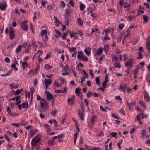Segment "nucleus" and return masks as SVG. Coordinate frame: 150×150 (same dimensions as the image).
<instances>
[{
    "mask_svg": "<svg viewBox=\"0 0 150 150\" xmlns=\"http://www.w3.org/2000/svg\"><path fill=\"white\" fill-rule=\"evenodd\" d=\"M40 140V138L36 136L32 140L31 144L32 147H35L37 146L38 143Z\"/></svg>",
    "mask_w": 150,
    "mask_h": 150,
    "instance_id": "obj_1",
    "label": "nucleus"
},
{
    "mask_svg": "<svg viewBox=\"0 0 150 150\" xmlns=\"http://www.w3.org/2000/svg\"><path fill=\"white\" fill-rule=\"evenodd\" d=\"M41 36L42 37L43 40L45 42L48 40V37L47 34V31L43 30L41 33Z\"/></svg>",
    "mask_w": 150,
    "mask_h": 150,
    "instance_id": "obj_2",
    "label": "nucleus"
},
{
    "mask_svg": "<svg viewBox=\"0 0 150 150\" xmlns=\"http://www.w3.org/2000/svg\"><path fill=\"white\" fill-rule=\"evenodd\" d=\"M7 6V3L4 1L0 2V9L3 11L6 8Z\"/></svg>",
    "mask_w": 150,
    "mask_h": 150,
    "instance_id": "obj_3",
    "label": "nucleus"
},
{
    "mask_svg": "<svg viewBox=\"0 0 150 150\" xmlns=\"http://www.w3.org/2000/svg\"><path fill=\"white\" fill-rule=\"evenodd\" d=\"M27 22V21H23L21 24V26L22 27V29L26 31L28 30V27Z\"/></svg>",
    "mask_w": 150,
    "mask_h": 150,
    "instance_id": "obj_4",
    "label": "nucleus"
},
{
    "mask_svg": "<svg viewBox=\"0 0 150 150\" xmlns=\"http://www.w3.org/2000/svg\"><path fill=\"white\" fill-rule=\"evenodd\" d=\"M146 47L148 52L150 54V37H148L147 39Z\"/></svg>",
    "mask_w": 150,
    "mask_h": 150,
    "instance_id": "obj_5",
    "label": "nucleus"
},
{
    "mask_svg": "<svg viewBox=\"0 0 150 150\" xmlns=\"http://www.w3.org/2000/svg\"><path fill=\"white\" fill-rule=\"evenodd\" d=\"M127 88V85L125 84L123 86H122L120 84L119 86V88H118V89L119 90L122 91L123 92H125L126 91Z\"/></svg>",
    "mask_w": 150,
    "mask_h": 150,
    "instance_id": "obj_6",
    "label": "nucleus"
},
{
    "mask_svg": "<svg viewBox=\"0 0 150 150\" xmlns=\"http://www.w3.org/2000/svg\"><path fill=\"white\" fill-rule=\"evenodd\" d=\"M10 38L11 40H12L14 37V32L13 30L11 28L9 31Z\"/></svg>",
    "mask_w": 150,
    "mask_h": 150,
    "instance_id": "obj_7",
    "label": "nucleus"
},
{
    "mask_svg": "<svg viewBox=\"0 0 150 150\" xmlns=\"http://www.w3.org/2000/svg\"><path fill=\"white\" fill-rule=\"evenodd\" d=\"M134 63V60L133 59H130L128 61H127L125 66L127 67L129 66L130 67L132 66Z\"/></svg>",
    "mask_w": 150,
    "mask_h": 150,
    "instance_id": "obj_8",
    "label": "nucleus"
},
{
    "mask_svg": "<svg viewBox=\"0 0 150 150\" xmlns=\"http://www.w3.org/2000/svg\"><path fill=\"white\" fill-rule=\"evenodd\" d=\"M84 51L87 55L89 56L91 54V49L90 47H88L84 49Z\"/></svg>",
    "mask_w": 150,
    "mask_h": 150,
    "instance_id": "obj_9",
    "label": "nucleus"
},
{
    "mask_svg": "<svg viewBox=\"0 0 150 150\" xmlns=\"http://www.w3.org/2000/svg\"><path fill=\"white\" fill-rule=\"evenodd\" d=\"M144 98L145 99V101L147 102H148L150 100V97L149 94L147 93L146 91L144 94Z\"/></svg>",
    "mask_w": 150,
    "mask_h": 150,
    "instance_id": "obj_10",
    "label": "nucleus"
},
{
    "mask_svg": "<svg viewBox=\"0 0 150 150\" xmlns=\"http://www.w3.org/2000/svg\"><path fill=\"white\" fill-rule=\"evenodd\" d=\"M48 92L47 97L48 100H50L52 99H54V97L52 96L51 93L48 91H46V92Z\"/></svg>",
    "mask_w": 150,
    "mask_h": 150,
    "instance_id": "obj_11",
    "label": "nucleus"
},
{
    "mask_svg": "<svg viewBox=\"0 0 150 150\" xmlns=\"http://www.w3.org/2000/svg\"><path fill=\"white\" fill-rule=\"evenodd\" d=\"M36 74L35 71L34 70H30L28 73V75L30 77H31L32 76Z\"/></svg>",
    "mask_w": 150,
    "mask_h": 150,
    "instance_id": "obj_12",
    "label": "nucleus"
},
{
    "mask_svg": "<svg viewBox=\"0 0 150 150\" xmlns=\"http://www.w3.org/2000/svg\"><path fill=\"white\" fill-rule=\"evenodd\" d=\"M109 45L108 44H105L104 46L103 50L105 53L107 52L109 49Z\"/></svg>",
    "mask_w": 150,
    "mask_h": 150,
    "instance_id": "obj_13",
    "label": "nucleus"
},
{
    "mask_svg": "<svg viewBox=\"0 0 150 150\" xmlns=\"http://www.w3.org/2000/svg\"><path fill=\"white\" fill-rule=\"evenodd\" d=\"M22 47L23 45H19L15 50L16 52V54H18L21 51Z\"/></svg>",
    "mask_w": 150,
    "mask_h": 150,
    "instance_id": "obj_14",
    "label": "nucleus"
},
{
    "mask_svg": "<svg viewBox=\"0 0 150 150\" xmlns=\"http://www.w3.org/2000/svg\"><path fill=\"white\" fill-rule=\"evenodd\" d=\"M75 98V96L74 95H73L71 98H70V97L69 98L68 100V102L70 103L71 102H72V104L71 105H73V99H74Z\"/></svg>",
    "mask_w": 150,
    "mask_h": 150,
    "instance_id": "obj_15",
    "label": "nucleus"
},
{
    "mask_svg": "<svg viewBox=\"0 0 150 150\" xmlns=\"http://www.w3.org/2000/svg\"><path fill=\"white\" fill-rule=\"evenodd\" d=\"M83 53L82 51L79 52L77 56L78 59L80 60L81 59V58H82V57H83Z\"/></svg>",
    "mask_w": 150,
    "mask_h": 150,
    "instance_id": "obj_16",
    "label": "nucleus"
},
{
    "mask_svg": "<svg viewBox=\"0 0 150 150\" xmlns=\"http://www.w3.org/2000/svg\"><path fill=\"white\" fill-rule=\"evenodd\" d=\"M78 113V115L80 117V118L82 119V120L83 121L84 120V113H82L81 112L80 110H79Z\"/></svg>",
    "mask_w": 150,
    "mask_h": 150,
    "instance_id": "obj_17",
    "label": "nucleus"
},
{
    "mask_svg": "<svg viewBox=\"0 0 150 150\" xmlns=\"http://www.w3.org/2000/svg\"><path fill=\"white\" fill-rule=\"evenodd\" d=\"M97 118V116L96 115L92 116L91 117V121L93 124H94L95 120Z\"/></svg>",
    "mask_w": 150,
    "mask_h": 150,
    "instance_id": "obj_18",
    "label": "nucleus"
},
{
    "mask_svg": "<svg viewBox=\"0 0 150 150\" xmlns=\"http://www.w3.org/2000/svg\"><path fill=\"white\" fill-rule=\"evenodd\" d=\"M72 13L70 9H67L66 10L65 14L67 16H69Z\"/></svg>",
    "mask_w": 150,
    "mask_h": 150,
    "instance_id": "obj_19",
    "label": "nucleus"
},
{
    "mask_svg": "<svg viewBox=\"0 0 150 150\" xmlns=\"http://www.w3.org/2000/svg\"><path fill=\"white\" fill-rule=\"evenodd\" d=\"M45 84H47L48 85H50L51 84L52 82V81L51 79H45Z\"/></svg>",
    "mask_w": 150,
    "mask_h": 150,
    "instance_id": "obj_20",
    "label": "nucleus"
},
{
    "mask_svg": "<svg viewBox=\"0 0 150 150\" xmlns=\"http://www.w3.org/2000/svg\"><path fill=\"white\" fill-rule=\"evenodd\" d=\"M103 52V48L100 47L98 49V50L96 52V54L99 55Z\"/></svg>",
    "mask_w": 150,
    "mask_h": 150,
    "instance_id": "obj_21",
    "label": "nucleus"
},
{
    "mask_svg": "<svg viewBox=\"0 0 150 150\" xmlns=\"http://www.w3.org/2000/svg\"><path fill=\"white\" fill-rule=\"evenodd\" d=\"M38 132V130L37 129H36L35 130H32L30 131V137H31L34 136L35 134H36Z\"/></svg>",
    "mask_w": 150,
    "mask_h": 150,
    "instance_id": "obj_22",
    "label": "nucleus"
},
{
    "mask_svg": "<svg viewBox=\"0 0 150 150\" xmlns=\"http://www.w3.org/2000/svg\"><path fill=\"white\" fill-rule=\"evenodd\" d=\"M26 105V102L22 103V105H19L18 106V109L19 110H21L22 109V106L23 108H25V105Z\"/></svg>",
    "mask_w": 150,
    "mask_h": 150,
    "instance_id": "obj_23",
    "label": "nucleus"
},
{
    "mask_svg": "<svg viewBox=\"0 0 150 150\" xmlns=\"http://www.w3.org/2000/svg\"><path fill=\"white\" fill-rule=\"evenodd\" d=\"M22 66L23 69H24L26 68V67L28 66V64L26 62H23L22 63Z\"/></svg>",
    "mask_w": 150,
    "mask_h": 150,
    "instance_id": "obj_24",
    "label": "nucleus"
},
{
    "mask_svg": "<svg viewBox=\"0 0 150 150\" xmlns=\"http://www.w3.org/2000/svg\"><path fill=\"white\" fill-rule=\"evenodd\" d=\"M47 143L48 145L50 146L54 145V142L52 140H49L48 141Z\"/></svg>",
    "mask_w": 150,
    "mask_h": 150,
    "instance_id": "obj_25",
    "label": "nucleus"
},
{
    "mask_svg": "<svg viewBox=\"0 0 150 150\" xmlns=\"http://www.w3.org/2000/svg\"><path fill=\"white\" fill-rule=\"evenodd\" d=\"M30 92L31 93V99L32 98L33 95L35 92V89L33 87H31L30 90Z\"/></svg>",
    "mask_w": 150,
    "mask_h": 150,
    "instance_id": "obj_26",
    "label": "nucleus"
},
{
    "mask_svg": "<svg viewBox=\"0 0 150 150\" xmlns=\"http://www.w3.org/2000/svg\"><path fill=\"white\" fill-rule=\"evenodd\" d=\"M138 57H137V59H141L143 58V56L140 52H139L138 53Z\"/></svg>",
    "mask_w": 150,
    "mask_h": 150,
    "instance_id": "obj_27",
    "label": "nucleus"
},
{
    "mask_svg": "<svg viewBox=\"0 0 150 150\" xmlns=\"http://www.w3.org/2000/svg\"><path fill=\"white\" fill-rule=\"evenodd\" d=\"M139 103L140 104V105L141 106H142L144 108H146V104L143 101H142L141 100H140Z\"/></svg>",
    "mask_w": 150,
    "mask_h": 150,
    "instance_id": "obj_28",
    "label": "nucleus"
},
{
    "mask_svg": "<svg viewBox=\"0 0 150 150\" xmlns=\"http://www.w3.org/2000/svg\"><path fill=\"white\" fill-rule=\"evenodd\" d=\"M139 69V66L137 65L136 68H135L134 72V74H137L138 72V69Z\"/></svg>",
    "mask_w": 150,
    "mask_h": 150,
    "instance_id": "obj_29",
    "label": "nucleus"
},
{
    "mask_svg": "<svg viewBox=\"0 0 150 150\" xmlns=\"http://www.w3.org/2000/svg\"><path fill=\"white\" fill-rule=\"evenodd\" d=\"M85 8V6L82 3L80 5V10L81 11H83Z\"/></svg>",
    "mask_w": 150,
    "mask_h": 150,
    "instance_id": "obj_30",
    "label": "nucleus"
},
{
    "mask_svg": "<svg viewBox=\"0 0 150 150\" xmlns=\"http://www.w3.org/2000/svg\"><path fill=\"white\" fill-rule=\"evenodd\" d=\"M52 66L48 64H46L44 66V68L46 69H48L52 68Z\"/></svg>",
    "mask_w": 150,
    "mask_h": 150,
    "instance_id": "obj_31",
    "label": "nucleus"
},
{
    "mask_svg": "<svg viewBox=\"0 0 150 150\" xmlns=\"http://www.w3.org/2000/svg\"><path fill=\"white\" fill-rule=\"evenodd\" d=\"M78 22L79 24L80 25H82L83 22L82 20H81L80 18H79L77 19Z\"/></svg>",
    "mask_w": 150,
    "mask_h": 150,
    "instance_id": "obj_32",
    "label": "nucleus"
},
{
    "mask_svg": "<svg viewBox=\"0 0 150 150\" xmlns=\"http://www.w3.org/2000/svg\"><path fill=\"white\" fill-rule=\"evenodd\" d=\"M143 19L144 20V21H145V22L146 23L148 21V18L147 17L146 15H143Z\"/></svg>",
    "mask_w": 150,
    "mask_h": 150,
    "instance_id": "obj_33",
    "label": "nucleus"
},
{
    "mask_svg": "<svg viewBox=\"0 0 150 150\" xmlns=\"http://www.w3.org/2000/svg\"><path fill=\"white\" fill-rule=\"evenodd\" d=\"M110 38L109 37V36L107 33L105 34V35L104 37V40H110Z\"/></svg>",
    "mask_w": 150,
    "mask_h": 150,
    "instance_id": "obj_34",
    "label": "nucleus"
},
{
    "mask_svg": "<svg viewBox=\"0 0 150 150\" xmlns=\"http://www.w3.org/2000/svg\"><path fill=\"white\" fill-rule=\"evenodd\" d=\"M79 60H83V61L87 62L88 60V59L87 58L85 55H83V57H82V58H81V59Z\"/></svg>",
    "mask_w": 150,
    "mask_h": 150,
    "instance_id": "obj_35",
    "label": "nucleus"
},
{
    "mask_svg": "<svg viewBox=\"0 0 150 150\" xmlns=\"http://www.w3.org/2000/svg\"><path fill=\"white\" fill-rule=\"evenodd\" d=\"M54 18L55 19V23H56V24L57 25H59V21L57 17L56 16H54Z\"/></svg>",
    "mask_w": 150,
    "mask_h": 150,
    "instance_id": "obj_36",
    "label": "nucleus"
},
{
    "mask_svg": "<svg viewBox=\"0 0 150 150\" xmlns=\"http://www.w3.org/2000/svg\"><path fill=\"white\" fill-rule=\"evenodd\" d=\"M130 6V5L129 3H125L124 4L123 7L124 8H126L129 7Z\"/></svg>",
    "mask_w": 150,
    "mask_h": 150,
    "instance_id": "obj_37",
    "label": "nucleus"
},
{
    "mask_svg": "<svg viewBox=\"0 0 150 150\" xmlns=\"http://www.w3.org/2000/svg\"><path fill=\"white\" fill-rule=\"evenodd\" d=\"M95 81L96 84H99V85L100 84V78L98 77H96L95 78Z\"/></svg>",
    "mask_w": 150,
    "mask_h": 150,
    "instance_id": "obj_38",
    "label": "nucleus"
},
{
    "mask_svg": "<svg viewBox=\"0 0 150 150\" xmlns=\"http://www.w3.org/2000/svg\"><path fill=\"white\" fill-rule=\"evenodd\" d=\"M81 89V88L80 87H78L76 88L75 90V92L76 94H78L80 93V90Z\"/></svg>",
    "mask_w": 150,
    "mask_h": 150,
    "instance_id": "obj_39",
    "label": "nucleus"
},
{
    "mask_svg": "<svg viewBox=\"0 0 150 150\" xmlns=\"http://www.w3.org/2000/svg\"><path fill=\"white\" fill-rule=\"evenodd\" d=\"M127 105L129 107V108L131 109V107H132V105H135V102H134L133 103H127Z\"/></svg>",
    "mask_w": 150,
    "mask_h": 150,
    "instance_id": "obj_40",
    "label": "nucleus"
},
{
    "mask_svg": "<svg viewBox=\"0 0 150 150\" xmlns=\"http://www.w3.org/2000/svg\"><path fill=\"white\" fill-rule=\"evenodd\" d=\"M82 102H81V103H82ZM81 108L82 113H84V112H85V108L84 106L83 105L82 103H81Z\"/></svg>",
    "mask_w": 150,
    "mask_h": 150,
    "instance_id": "obj_41",
    "label": "nucleus"
},
{
    "mask_svg": "<svg viewBox=\"0 0 150 150\" xmlns=\"http://www.w3.org/2000/svg\"><path fill=\"white\" fill-rule=\"evenodd\" d=\"M124 26V24L123 23L120 24L118 26V28L120 30L122 29Z\"/></svg>",
    "mask_w": 150,
    "mask_h": 150,
    "instance_id": "obj_42",
    "label": "nucleus"
},
{
    "mask_svg": "<svg viewBox=\"0 0 150 150\" xmlns=\"http://www.w3.org/2000/svg\"><path fill=\"white\" fill-rule=\"evenodd\" d=\"M44 126L45 128L47 129L48 131L49 130H50V127L48 124H44Z\"/></svg>",
    "mask_w": 150,
    "mask_h": 150,
    "instance_id": "obj_43",
    "label": "nucleus"
},
{
    "mask_svg": "<svg viewBox=\"0 0 150 150\" xmlns=\"http://www.w3.org/2000/svg\"><path fill=\"white\" fill-rule=\"evenodd\" d=\"M7 111L8 113H9L10 115H13V113L11 112V111L10 110V108L8 107L7 108Z\"/></svg>",
    "mask_w": 150,
    "mask_h": 150,
    "instance_id": "obj_44",
    "label": "nucleus"
},
{
    "mask_svg": "<svg viewBox=\"0 0 150 150\" xmlns=\"http://www.w3.org/2000/svg\"><path fill=\"white\" fill-rule=\"evenodd\" d=\"M114 65L115 66V67L117 68H120L121 67V66L120 64V63L118 62L114 64Z\"/></svg>",
    "mask_w": 150,
    "mask_h": 150,
    "instance_id": "obj_45",
    "label": "nucleus"
},
{
    "mask_svg": "<svg viewBox=\"0 0 150 150\" xmlns=\"http://www.w3.org/2000/svg\"><path fill=\"white\" fill-rule=\"evenodd\" d=\"M135 18V16H128L127 17H126V18L127 19V20L129 21H130L132 19L134 18Z\"/></svg>",
    "mask_w": 150,
    "mask_h": 150,
    "instance_id": "obj_46",
    "label": "nucleus"
},
{
    "mask_svg": "<svg viewBox=\"0 0 150 150\" xmlns=\"http://www.w3.org/2000/svg\"><path fill=\"white\" fill-rule=\"evenodd\" d=\"M68 49L70 51L73 52L76 49V48L75 47H73L71 48L68 47Z\"/></svg>",
    "mask_w": 150,
    "mask_h": 150,
    "instance_id": "obj_47",
    "label": "nucleus"
},
{
    "mask_svg": "<svg viewBox=\"0 0 150 150\" xmlns=\"http://www.w3.org/2000/svg\"><path fill=\"white\" fill-rule=\"evenodd\" d=\"M22 90V89L21 90L17 89L16 92H15V94L16 95L19 94L21 92V91Z\"/></svg>",
    "mask_w": 150,
    "mask_h": 150,
    "instance_id": "obj_48",
    "label": "nucleus"
},
{
    "mask_svg": "<svg viewBox=\"0 0 150 150\" xmlns=\"http://www.w3.org/2000/svg\"><path fill=\"white\" fill-rule=\"evenodd\" d=\"M146 133V131L145 130H143L142 132H141V134L142 136L144 138L145 136V133Z\"/></svg>",
    "mask_w": 150,
    "mask_h": 150,
    "instance_id": "obj_49",
    "label": "nucleus"
},
{
    "mask_svg": "<svg viewBox=\"0 0 150 150\" xmlns=\"http://www.w3.org/2000/svg\"><path fill=\"white\" fill-rule=\"evenodd\" d=\"M86 76H84L81 77V81L79 82V83H83L85 80L86 79Z\"/></svg>",
    "mask_w": 150,
    "mask_h": 150,
    "instance_id": "obj_50",
    "label": "nucleus"
},
{
    "mask_svg": "<svg viewBox=\"0 0 150 150\" xmlns=\"http://www.w3.org/2000/svg\"><path fill=\"white\" fill-rule=\"evenodd\" d=\"M111 115L112 117H113L114 118L118 119H119L120 117H118L115 114L113 113H112Z\"/></svg>",
    "mask_w": 150,
    "mask_h": 150,
    "instance_id": "obj_51",
    "label": "nucleus"
},
{
    "mask_svg": "<svg viewBox=\"0 0 150 150\" xmlns=\"http://www.w3.org/2000/svg\"><path fill=\"white\" fill-rule=\"evenodd\" d=\"M47 8L49 10H53V6L52 5L48 6L47 7Z\"/></svg>",
    "mask_w": 150,
    "mask_h": 150,
    "instance_id": "obj_52",
    "label": "nucleus"
},
{
    "mask_svg": "<svg viewBox=\"0 0 150 150\" xmlns=\"http://www.w3.org/2000/svg\"><path fill=\"white\" fill-rule=\"evenodd\" d=\"M57 112V110H55L54 111H52L51 112V113L52 114V115L55 116Z\"/></svg>",
    "mask_w": 150,
    "mask_h": 150,
    "instance_id": "obj_53",
    "label": "nucleus"
},
{
    "mask_svg": "<svg viewBox=\"0 0 150 150\" xmlns=\"http://www.w3.org/2000/svg\"><path fill=\"white\" fill-rule=\"evenodd\" d=\"M55 92L57 93H64V91H62L61 90H55Z\"/></svg>",
    "mask_w": 150,
    "mask_h": 150,
    "instance_id": "obj_54",
    "label": "nucleus"
},
{
    "mask_svg": "<svg viewBox=\"0 0 150 150\" xmlns=\"http://www.w3.org/2000/svg\"><path fill=\"white\" fill-rule=\"evenodd\" d=\"M11 67H13L14 69L16 71H17L18 70V68L17 67H16L15 64H13L11 66Z\"/></svg>",
    "mask_w": 150,
    "mask_h": 150,
    "instance_id": "obj_55",
    "label": "nucleus"
},
{
    "mask_svg": "<svg viewBox=\"0 0 150 150\" xmlns=\"http://www.w3.org/2000/svg\"><path fill=\"white\" fill-rule=\"evenodd\" d=\"M56 123V121L54 119H52L48 121V122L50 124H52L53 122Z\"/></svg>",
    "mask_w": 150,
    "mask_h": 150,
    "instance_id": "obj_56",
    "label": "nucleus"
},
{
    "mask_svg": "<svg viewBox=\"0 0 150 150\" xmlns=\"http://www.w3.org/2000/svg\"><path fill=\"white\" fill-rule=\"evenodd\" d=\"M92 92H88L87 94V96L88 98H89L91 97V95H92Z\"/></svg>",
    "mask_w": 150,
    "mask_h": 150,
    "instance_id": "obj_57",
    "label": "nucleus"
},
{
    "mask_svg": "<svg viewBox=\"0 0 150 150\" xmlns=\"http://www.w3.org/2000/svg\"><path fill=\"white\" fill-rule=\"evenodd\" d=\"M61 6L62 7V8H64L65 6V3L63 1H61Z\"/></svg>",
    "mask_w": 150,
    "mask_h": 150,
    "instance_id": "obj_58",
    "label": "nucleus"
},
{
    "mask_svg": "<svg viewBox=\"0 0 150 150\" xmlns=\"http://www.w3.org/2000/svg\"><path fill=\"white\" fill-rule=\"evenodd\" d=\"M84 101L86 104V105L87 106V107H88L89 103L87 99H84Z\"/></svg>",
    "mask_w": 150,
    "mask_h": 150,
    "instance_id": "obj_59",
    "label": "nucleus"
},
{
    "mask_svg": "<svg viewBox=\"0 0 150 150\" xmlns=\"http://www.w3.org/2000/svg\"><path fill=\"white\" fill-rule=\"evenodd\" d=\"M115 99L116 100H122L121 97L119 96H116L115 97Z\"/></svg>",
    "mask_w": 150,
    "mask_h": 150,
    "instance_id": "obj_60",
    "label": "nucleus"
},
{
    "mask_svg": "<svg viewBox=\"0 0 150 150\" xmlns=\"http://www.w3.org/2000/svg\"><path fill=\"white\" fill-rule=\"evenodd\" d=\"M12 70V69H11V70L9 71L8 72L6 73L5 74L6 76H8L10 75L11 74Z\"/></svg>",
    "mask_w": 150,
    "mask_h": 150,
    "instance_id": "obj_61",
    "label": "nucleus"
},
{
    "mask_svg": "<svg viewBox=\"0 0 150 150\" xmlns=\"http://www.w3.org/2000/svg\"><path fill=\"white\" fill-rule=\"evenodd\" d=\"M5 61L7 63H8L10 62V59L8 58V57H6L5 59Z\"/></svg>",
    "mask_w": 150,
    "mask_h": 150,
    "instance_id": "obj_62",
    "label": "nucleus"
},
{
    "mask_svg": "<svg viewBox=\"0 0 150 150\" xmlns=\"http://www.w3.org/2000/svg\"><path fill=\"white\" fill-rule=\"evenodd\" d=\"M103 135H104V134H103V132L102 131H100V133H98L97 134V136H98V137H100L102 136H103Z\"/></svg>",
    "mask_w": 150,
    "mask_h": 150,
    "instance_id": "obj_63",
    "label": "nucleus"
},
{
    "mask_svg": "<svg viewBox=\"0 0 150 150\" xmlns=\"http://www.w3.org/2000/svg\"><path fill=\"white\" fill-rule=\"evenodd\" d=\"M144 5H145L147 8H149V9L150 8V6L149 4L148 3H144Z\"/></svg>",
    "mask_w": 150,
    "mask_h": 150,
    "instance_id": "obj_64",
    "label": "nucleus"
}]
</instances>
